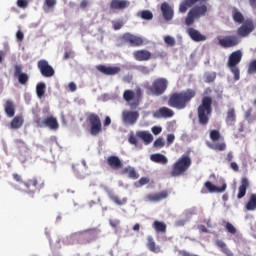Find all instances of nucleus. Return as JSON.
Here are the masks:
<instances>
[{
    "label": "nucleus",
    "instance_id": "ea45409f",
    "mask_svg": "<svg viewBox=\"0 0 256 256\" xmlns=\"http://www.w3.org/2000/svg\"><path fill=\"white\" fill-rule=\"evenodd\" d=\"M137 16L144 19V21H151L153 19V12L151 10H142L138 12Z\"/></svg>",
    "mask_w": 256,
    "mask_h": 256
},
{
    "label": "nucleus",
    "instance_id": "6ab92c4d",
    "mask_svg": "<svg viewBox=\"0 0 256 256\" xmlns=\"http://www.w3.org/2000/svg\"><path fill=\"white\" fill-rule=\"evenodd\" d=\"M100 73H103L104 75H118V73H121V68L118 66H105V65H98L96 67Z\"/></svg>",
    "mask_w": 256,
    "mask_h": 256
},
{
    "label": "nucleus",
    "instance_id": "de8ad7c7",
    "mask_svg": "<svg viewBox=\"0 0 256 256\" xmlns=\"http://www.w3.org/2000/svg\"><path fill=\"white\" fill-rule=\"evenodd\" d=\"M247 73L248 75H253V73H256V59L249 63Z\"/></svg>",
    "mask_w": 256,
    "mask_h": 256
},
{
    "label": "nucleus",
    "instance_id": "412c9836",
    "mask_svg": "<svg viewBox=\"0 0 256 256\" xmlns=\"http://www.w3.org/2000/svg\"><path fill=\"white\" fill-rule=\"evenodd\" d=\"M187 33L192 41H196L197 43L201 41H207V36L201 34V32H199L195 28H188Z\"/></svg>",
    "mask_w": 256,
    "mask_h": 256
},
{
    "label": "nucleus",
    "instance_id": "5701e85b",
    "mask_svg": "<svg viewBox=\"0 0 256 256\" xmlns=\"http://www.w3.org/2000/svg\"><path fill=\"white\" fill-rule=\"evenodd\" d=\"M161 12L165 21H171L174 16L173 8L167 2L161 4Z\"/></svg>",
    "mask_w": 256,
    "mask_h": 256
},
{
    "label": "nucleus",
    "instance_id": "72a5a7b5",
    "mask_svg": "<svg viewBox=\"0 0 256 256\" xmlns=\"http://www.w3.org/2000/svg\"><path fill=\"white\" fill-rule=\"evenodd\" d=\"M4 111L7 117H15V104L11 100H7L4 104Z\"/></svg>",
    "mask_w": 256,
    "mask_h": 256
},
{
    "label": "nucleus",
    "instance_id": "f03ea898",
    "mask_svg": "<svg viewBox=\"0 0 256 256\" xmlns=\"http://www.w3.org/2000/svg\"><path fill=\"white\" fill-rule=\"evenodd\" d=\"M213 113V98L204 96L201 104L197 108L198 123L202 127H207Z\"/></svg>",
    "mask_w": 256,
    "mask_h": 256
},
{
    "label": "nucleus",
    "instance_id": "cd10ccee",
    "mask_svg": "<svg viewBox=\"0 0 256 256\" xmlns=\"http://www.w3.org/2000/svg\"><path fill=\"white\" fill-rule=\"evenodd\" d=\"M147 241L148 242H147L146 246L149 249V251H151V253L158 254V253L163 252V250H161V246H159L155 243V239H153V236H148Z\"/></svg>",
    "mask_w": 256,
    "mask_h": 256
},
{
    "label": "nucleus",
    "instance_id": "603ef678",
    "mask_svg": "<svg viewBox=\"0 0 256 256\" xmlns=\"http://www.w3.org/2000/svg\"><path fill=\"white\" fill-rule=\"evenodd\" d=\"M16 5L20 9H27L29 7V1L28 0H17Z\"/></svg>",
    "mask_w": 256,
    "mask_h": 256
},
{
    "label": "nucleus",
    "instance_id": "c03bdc74",
    "mask_svg": "<svg viewBox=\"0 0 256 256\" xmlns=\"http://www.w3.org/2000/svg\"><path fill=\"white\" fill-rule=\"evenodd\" d=\"M223 225L226 231H228V233H230L231 235H235L237 233V228H235V226H233L231 222L224 221Z\"/></svg>",
    "mask_w": 256,
    "mask_h": 256
},
{
    "label": "nucleus",
    "instance_id": "a878e982",
    "mask_svg": "<svg viewBox=\"0 0 256 256\" xmlns=\"http://www.w3.org/2000/svg\"><path fill=\"white\" fill-rule=\"evenodd\" d=\"M205 187L208 189L209 193H224L227 189V183L223 182L221 187L213 185L210 181L205 182Z\"/></svg>",
    "mask_w": 256,
    "mask_h": 256
},
{
    "label": "nucleus",
    "instance_id": "9d476101",
    "mask_svg": "<svg viewBox=\"0 0 256 256\" xmlns=\"http://www.w3.org/2000/svg\"><path fill=\"white\" fill-rule=\"evenodd\" d=\"M255 30V24L253 23V20H246L242 23V25L237 29V35L238 37H249L251 33Z\"/></svg>",
    "mask_w": 256,
    "mask_h": 256
},
{
    "label": "nucleus",
    "instance_id": "bf43d9fd",
    "mask_svg": "<svg viewBox=\"0 0 256 256\" xmlns=\"http://www.w3.org/2000/svg\"><path fill=\"white\" fill-rule=\"evenodd\" d=\"M163 131V129L159 126H154L152 127V133L154 135H159V133H161Z\"/></svg>",
    "mask_w": 256,
    "mask_h": 256
},
{
    "label": "nucleus",
    "instance_id": "2f4dec72",
    "mask_svg": "<svg viewBox=\"0 0 256 256\" xmlns=\"http://www.w3.org/2000/svg\"><path fill=\"white\" fill-rule=\"evenodd\" d=\"M158 117H163L164 119H171L173 115H175V112L168 107H162L157 111Z\"/></svg>",
    "mask_w": 256,
    "mask_h": 256
},
{
    "label": "nucleus",
    "instance_id": "39448f33",
    "mask_svg": "<svg viewBox=\"0 0 256 256\" xmlns=\"http://www.w3.org/2000/svg\"><path fill=\"white\" fill-rule=\"evenodd\" d=\"M207 11L208 8L205 4L192 7L185 18V25H187V27H191V25L195 23V19H201V17H205V15H207Z\"/></svg>",
    "mask_w": 256,
    "mask_h": 256
},
{
    "label": "nucleus",
    "instance_id": "2eb2a0df",
    "mask_svg": "<svg viewBox=\"0 0 256 256\" xmlns=\"http://www.w3.org/2000/svg\"><path fill=\"white\" fill-rule=\"evenodd\" d=\"M137 119H139V112L137 111L124 110L122 112V121L128 125H135L137 123Z\"/></svg>",
    "mask_w": 256,
    "mask_h": 256
},
{
    "label": "nucleus",
    "instance_id": "052dcab7",
    "mask_svg": "<svg viewBox=\"0 0 256 256\" xmlns=\"http://www.w3.org/2000/svg\"><path fill=\"white\" fill-rule=\"evenodd\" d=\"M174 141H175V135L174 134H168L167 135V143H168V145L173 144Z\"/></svg>",
    "mask_w": 256,
    "mask_h": 256
},
{
    "label": "nucleus",
    "instance_id": "f704fd0d",
    "mask_svg": "<svg viewBox=\"0 0 256 256\" xmlns=\"http://www.w3.org/2000/svg\"><path fill=\"white\" fill-rule=\"evenodd\" d=\"M216 246L220 249V251L226 256H233V252L227 247V244L223 242V240L217 239L215 241Z\"/></svg>",
    "mask_w": 256,
    "mask_h": 256
},
{
    "label": "nucleus",
    "instance_id": "aec40b11",
    "mask_svg": "<svg viewBox=\"0 0 256 256\" xmlns=\"http://www.w3.org/2000/svg\"><path fill=\"white\" fill-rule=\"evenodd\" d=\"M197 3H207V0H183L179 5V13H187V10Z\"/></svg>",
    "mask_w": 256,
    "mask_h": 256
},
{
    "label": "nucleus",
    "instance_id": "c85d7f7f",
    "mask_svg": "<svg viewBox=\"0 0 256 256\" xmlns=\"http://www.w3.org/2000/svg\"><path fill=\"white\" fill-rule=\"evenodd\" d=\"M249 187V179L242 178L241 185L238 188L237 199H243L247 195V188Z\"/></svg>",
    "mask_w": 256,
    "mask_h": 256
},
{
    "label": "nucleus",
    "instance_id": "f3484780",
    "mask_svg": "<svg viewBox=\"0 0 256 256\" xmlns=\"http://www.w3.org/2000/svg\"><path fill=\"white\" fill-rule=\"evenodd\" d=\"M106 163L110 169H113V171H119V169H123V162L118 156H108Z\"/></svg>",
    "mask_w": 256,
    "mask_h": 256
},
{
    "label": "nucleus",
    "instance_id": "c756f323",
    "mask_svg": "<svg viewBox=\"0 0 256 256\" xmlns=\"http://www.w3.org/2000/svg\"><path fill=\"white\" fill-rule=\"evenodd\" d=\"M136 136L139 139H142V141L146 144L149 145L153 143V135L149 133V131H137Z\"/></svg>",
    "mask_w": 256,
    "mask_h": 256
},
{
    "label": "nucleus",
    "instance_id": "ddd939ff",
    "mask_svg": "<svg viewBox=\"0 0 256 256\" xmlns=\"http://www.w3.org/2000/svg\"><path fill=\"white\" fill-rule=\"evenodd\" d=\"M14 77L18 79L20 85H27L29 83V74L23 72V65L16 64L14 66Z\"/></svg>",
    "mask_w": 256,
    "mask_h": 256
},
{
    "label": "nucleus",
    "instance_id": "0e129e2a",
    "mask_svg": "<svg viewBox=\"0 0 256 256\" xmlns=\"http://www.w3.org/2000/svg\"><path fill=\"white\" fill-rule=\"evenodd\" d=\"M71 57H73V53L71 51H66L64 53L63 59L67 61V59H71Z\"/></svg>",
    "mask_w": 256,
    "mask_h": 256
},
{
    "label": "nucleus",
    "instance_id": "a18cd8bd",
    "mask_svg": "<svg viewBox=\"0 0 256 256\" xmlns=\"http://www.w3.org/2000/svg\"><path fill=\"white\" fill-rule=\"evenodd\" d=\"M214 151H225L227 149V144L224 142L222 143H216L210 146Z\"/></svg>",
    "mask_w": 256,
    "mask_h": 256
},
{
    "label": "nucleus",
    "instance_id": "7ed1b4c3",
    "mask_svg": "<svg viewBox=\"0 0 256 256\" xmlns=\"http://www.w3.org/2000/svg\"><path fill=\"white\" fill-rule=\"evenodd\" d=\"M243 59V52L241 50H236L232 52L228 57L227 67L230 69L231 73L234 75V81H239L241 79V71L239 70V63Z\"/></svg>",
    "mask_w": 256,
    "mask_h": 256
},
{
    "label": "nucleus",
    "instance_id": "5fc2aeb1",
    "mask_svg": "<svg viewBox=\"0 0 256 256\" xmlns=\"http://www.w3.org/2000/svg\"><path fill=\"white\" fill-rule=\"evenodd\" d=\"M128 143H130V145H134L136 147H139V141L137 140V137H135V135L131 134L128 138Z\"/></svg>",
    "mask_w": 256,
    "mask_h": 256
},
{
    "label": "nucleus",
    "instance_id": "4468645a",
    "mask_svg": "<svg viewBox=\"0 0 256 256\" xmlns=\"http://www.w3.org/2000/svg\"><path fill=\"white\" fill-rule=\"evenodd\" d=\"M239 37L237 36H225L224 38L219 40V46L224 49H230L231 47H237L240 43Z\"/></svg>",
    "mask_w": 256,
    "mask_h": 256
},
{
    "label": "nucleus",
    "instance_id": "e433bc0d",
    "mask_svg": "<svg viewBox=\"0 0 256 256\" xmlns=\"http://www.w3.org/2000/svg\"><path fill=\"white\" fill-rule=\"evenodd\" d=\"M23 123H25L23 116H15L10 123V129H21Z\"/></svg>",
    "mask_w": 256,
    "mask_h": 256
},
{
    "label": "nucleus",
    "instance_id": "6e6552de",
    "mask_svg": "<svg viewBox=\"0 0 256 256\" xmlns=\"http://www.w3.org/2000/svg\"><path fill=\"white\" fill-rule=\"evenodd\" d=\"M86 121L90 125V135L97 137L99 133L103 131V124L101 123V117L95 113L87 114Z\"/></svg>",
    "mask_w": 256,
    "mask_h": 256
},
{
    "label": "nucleus",
    "instance_id": "a211bd4d",
    "mask_svg": "<svg viewBox=\"0 0 256 256\" xmlns=\"http://www.w3.org/2000/svg\"><path fill=\"white\" fill-rule=\"evenodd\" d=\"M135 61H150L153 54L147 49L136 50L133 52Z\"/></svg>",
    "mask_w": 256,
    "mask_h": 256
},
{
    "label": "nucleus",
    "instance_id": "dca6fc26",
    "mask_svg": "<svg viewBox=\"0 0 256 256\" xmlns=\"http://www.w3.org/2000/svg\"><path fill=\"white\" fill-rule=\"evenodd\" d=\"M129 5L131 2L128 0H111L110 9L111 11H125Z\"/></svg>",
    "mask_w": 256,
    "mask_h": 256
},
{
    "label": "nucleus",
    "instance_id": "37998d69",
    "mask_svg": "<svg viewBox=\"0 0 256 256\" xmlns=\"http://www.w3.org/2000/svg\"><path fill=\"white\" fill-rule=\"evenodd\" d=\"M45 83H39L36 86V93L39 99H42L45 96Z\"/></svg>",
    "mask_w": 256,
    "mask_h": 256
},
{
    "label": "nucleus",
    "instance_id": "09e8293b",
    "mask_svg": "<svg viewBox=\"0 0 256 256\" xmlns=\"http://www.w3.org/2000/svg\"><path fill=\"white\" fill-rule=\"evenodd\" d=\"M210 139L211 141H219V139H221V133L219 130H212L210 132Z\"/></svg>",
    "mask_w": 256,
    "mask_h": 256
},
{
    "label": "nucleus",
    "instance_id": "bb28decb",
    "mask_svg": "<svg viewBox=\"0 0 256 256\" xmlns=\"http://www.w3.org/2000/svg\"><path fill=\"white\" fill-rule=\"evenodd\" d=\"M106 193H107L109 199L111 201H113V203H115L116 205H119V206L126 205V203L128 201L127 197L120 199L119 196L115 195V193H113V191H111L107 188H106Z\"/></svg>",
    "mask_w": 256,
    "mask_h": 256
},
{
    "label": "nucleus",
    "instance_id": "f8f14e48",
    "mask_svg": "<svg viewBox=\"0 0 256 256\" xmlns=\"http://www.w3.org/2000/svg\"><path fill=\"white\" fill-rule=\"evenodd\" d=\"M37 67L43 77H53L55 75V69L49 65V62L45 59L39 60Z\"/></svg>",
    "mask_w": 256,
    "mask_h": 256
},
{
    "label": "nucleus",
    "instance_id": "a19ab883",
    "mask_svg": "<svg viewBox=\"0 0 256 256\" xmlns=\"http://www.w3.org/2000/svg\"><path fill=\"white\" fill-rule=\"evenodd\" d=\"M244 119H246L248 123H255V121H256V114L253 115V108H248L245 111Z\"/></svg>",
    "mask_w": 256,
    "mask_h": 256
},
{
    "label": "nucleus",
    "instance_id": "e2e57ef3",
    "mask_svg": "<svg viewBox=\"0 0 256 256\" xmlns=\"http://www.w3.org/2000/svg\"><path fill=\"white\" fill-rule=\"evenodd\" d=\"M16 38L19 40V41H23V39H25V35L23 34V32L21 30H19L17 33H16Z\"/></svg>",
    "mask_w": 256,
    "mask_h": 256
},
{
    "label": "nucleus",
    "instance_id": "b1692460",
    "mask_svg": "<svg viewBox=\"0 0 256 256\" xmlns=\"http://www.w3.org/2000/svg\"><path fill=\"white\" fill-rule=\"evenodd\" d=\"M82 233L84 237L88 239V243H91V241L97 240V237H99V233H101V230H99V228H90L84 230Z\"/></svg>",
    "mask_w": 256,
    "mask_h": 256
},
{
    "label": "nucleus",
    "instance_id": "20e7f679",
    "mask_svg": "<svg viewBox=\"0 0 256 256\" xmlns=\"http://www.w3.org/2000/svg\"><path fill=\"white\" fill-rule=\"evenodd\" d=\"M192 160L187 154L182 155L172 166L171 176L181 177L183 173L189 170L191 167Z\"/></svg>",
    "mask_w": 256,
    "mask_h": 256
},
{
    "label": "nucleus",
    "instance_id": "c9c22d12",
    "mask_svg": "<svg viewBox=\"0 0 256 256\" xmlns=\"http://www.w3.org/2000/svg\"><path fill=\"white\" fill-rule=\"evenodd\" d=\"M121 175H128L129 179H137L139 174L135 170V168L131 166H127L121 170Z\"/></svg>",
    "mask_w": 256,
    "mask_h": 256
},
{
    "label": "nucleus",
    "instance_id": "473e14b6",
    "mask_svg": "<svg viewBox=\"0 0 256 256\" xmlns=\"http://www.w3.org/2000/svg\"><path fill=\"white\" fill-rule=\"evenodd\" d=\"M232 19L234 23H238L239 25L245 23V16L237 8L232 9Z\"/></svg>",
    "mask_w": 256,
    "mask_h": 256
},
{
    "label": "nucleus",
    "instance_id": "7c9ffc66",
    "mask_svg": "<svg viewBox=\"0 0 256 256\" xmlns=\"http://www.w3.org/2000/svg\"><path fill=\"white\" fill-rule=\"evenodd\" d=\"M150 159L153 163H159L160 165H167L169 163V159L161 153L152 154Z\"/></svg>",
    "mask_w": 256,
    "mask_h": 256
},
{
    "label": "nucleus",
    "instance_id": "f257e3e1",
    "mask_svg": "<svg viewBox=\"0 0 256 256\" xmlns=\"http://www.w3.org/2000/svg\"><path fill=\"white\" fill-rule=\"evenodd\" d=\"M195 97H197V91L191 88L181 92H174L169 96L168 106L172 107V109L182 111V109L187 108V105H189Z\"/></svg>",
    "mask_w": 256,
    "mask_h": 256
},
{
    "label": "nucleus",
    "instance_id": "774afa93",
    "mask_svg": "<svg viewBox=\"0 0 256 256\" xmlns=\"http://www.w3.org/2000/svg\"><path fill=\"white\" fill-rule=\"evenodd\" d=\"M248 1H249L250 7H252V9H256V0H248Z\"/></svg>",
    "mask_w": 256,
    "mask_h": 256
},
{
    "label": "nucleus",
    "instance_id": "4be33fe9",
    "mask_svg": "<svg viewBox=\"0 0 256 256\" xmlns=\"http://www.w3.org/2000/svg\"><path fill=\"white\" fill-rule=\"evenodd\" d=\"M168 197H169V193L163 190L159 193L148 194L146 196V199H148V201H151L152 203H159V201H163V199H167Z\"/></svg>",
    "mask_w": 256,
    "mask_h": 256
},
{
    "label": "nucleus",
    "instance_id": "1a4fd4ad",
    "mask_svg": "<svg viewBox=\"0 0 256 256\" xmlns=\"http://www.w3.org/2000/svg\"><path fill=\"white\" fill-rule=\"evenodd\" d=\"M120 41L122 43H125L126 45H129L130 47H143L145 44V40H143V37L137 36L135 34L126 32L120 37Z\"/></svg>",
    "mask_w": 256,
    "mask_h": 256
},
{
    "label": "nucleus",
    "instance_id": "864d4df0",
    "mask_svg": "<svg viewBox=\"0 0 256 256\" xmlns=\"http://www.w3.org/2000/svg\"><path fill=\"white\" fill-rule=\"evenodd\" d=\"M57 5V0H45L44 2V9H53Z\"/></svg>",
    "mask_w": 256,
    "mask_h": 256
},
{
    "label": "nucleus",
    "instance_id": "4d7b16f0",
    "mask_svg": "<svg viewBox=\"0 0 256 256\" xmlns=\"http://www.w3.org/2000/svg\"><path fill=\"white\" fill-rule=\"evenodd\" d=\"M150 179L147 177H142L139 179L138 183L141 187H143V185H147L148 183H150Z\"/></svg>",
    "mask_w": 256,
    "mask_h": 256
},
{
    "label": "nucleus",
    "instance_id": "338daca9",
    "mask_svg": "<svg viewBox=\"0 0 256 256\" xmlns=\"http://www.w3.org/2000/svg\"><path fill=\"white\" fill-rule=\"evenodd\" d=\"M104 127H109L111 125V117L106 116L104 122H103Z\"/></svg>",
    "mask_w": 256,
    "mask_h": 256
},
{
    "label": "nucleus",
    "instance_id": "423d86ee",
    "mask_svg": "<svg viewBox=\"0 0 256 256\" xmlns=\"http://www.w3.org/2000/svg\"><path fill=\"white\" fill-rule=\"evenodd\" d=\"M169 87V81L166 78H157L152 82L151 86H148V95H153L154 97H161Z\"/></svg>",
    "mask_w": 256,
    "mask_h": 256
},
{
    "label": "nucleus",
    "instance_id": "58836bf2",
    "mask_svg": "<svg viewBox=\"0 0 256 256\" xmlns=\"http://www.w3.org/2000/svg\"><path fill=\"white\" fill-rule=\"evenodd\" d=\"M153 227L157 233H165L167 231V225L164 222L155 220Z\"/></svg>",
    "mask_w": 256,
    "mask_h": 256
},
{
    "label": "nucleus",
    "instance_id": "8fccbe9b",
    "mask_svg": "<svg viewBox=\"0 0 256 256\" xmlns=\"http://www.w3.org/2000/svg\"><path fill=\"white\" fill-rule=\"evenodd\" d=\"M164 43H166V45H168L169 47H175V38H173L172 36H165L164 37Z\"/></svg>",
    "mask_w": 256,
    "mask_h": 256
},
{
    "label": "nucleus",
    "instance_id": "0eeeda50",
    "mask_svg": "<svg viewBox=\"0 0 256 256\" xmlns=\"http://www.w3.org/2000/svg\"><path fill=\"white\" fill-rule=\"evenodd\" d=\"M24 191L27 195H35V193H40L41 190L45 189V182L43 180L38 179L36 177L29 179L27 182H24Z\"/></svg>",
    "mask_w": 256,
    "mask_h": 256
},
{
    "label": "nucleus",
    "instance_id": "3c124183",
    "mask_svg": "<svg viewBox=\"0 0 256 256\" xmlns=\"http://www.w3.org/2000/svg\"><path fill=\"white\" fill-rule=\"evenodd\" d=\"M153 145L156 149H162V147H165V140L163 138H158L154 141Z\"/></svg>",
    "mask_w": 256,
    "mask_h": 256
},
{
    "label": "nucleus",
    "instance_id": "680f3d73",
    "mask_svg": "<svg viewBox=\"0 0 256 256\" xmlns=\"http://www.w3.org/2000/svg\"><path fill=\"white\" fill-rule=\"evenodd\" d=\"M68 87L72 93H75V91H77V84H75V82H70Z\"/></svg>",
    "mask_w": 256,
    "mask_h": 256
},
{
    "label": "nucleus",
    "instance_id": "393cba45",
    "mask_svg": "<svg viewBox=\"0 0 256 256\" xmlns=\"http://www.w3.org/2000/svg\"><path fill=\"white\" fill-rule=\"evenodd\" d=\"M225 122L229 127H233L235 123H237V113L235 112V108L228 109Z\"/></svg>",
    "mask_w": 256,
    "mask_h": 256
},
{
    "label": "nucleus",
    "instance_id": "4c0bfd02",
    "mask_svg": "<svg viewBox=\"0 0 256 256\" xmlns=\"http://www.w3.org/2000/svg\"><path fill=\"white\" fill-rule=\"evenodd\" d=\"M246 211H255L256 210V194H251L246 206Z\"/></svg>",
    "mask_w": 256,
    "mask_h": 256
},
{
    "label": "nucleus",
    "instance_id": "69168bd1",
    "mask_svg": "<svg viewBox=\"0 0 256 256\" xmlns=\"http://www.w3.org/2000/svg\"><path fill=\"white\" fill-rule=\"evenodd\" d=\"M87 7H89V2H88V0H83V1L80 3V9H87Z\"/></svg>",
    "mask_w": 256,
    "mask_h": 256
},
{
    "label": "nucleus",
    "instance_id": "49530a36",
    "mask_svg": "<svg viewBox=\"0 0 256 256\" xmlns=\"http://www.w3.org/2000/svg\"><path fill=\"white\" fill-rule=\"evenodd\" d=\"M217 79V73L211 72L205 74V83H213Z\"/></svg>",
    "mask_w": 256,
    "mask_h": 256
},
{
    "label": "nucleus",
    "instance_id": "13d9d810",
    "mask_svg": "<svg viewBox=\"0 0 256 256\" xmlns=\"http://www.w3.org/2000/svg\"><path fill=\"white\" fill-rule=\"evenodd\" d=\"M12 177L14 181H17V183H23V178L21 177V175L14 173L12 174Z\"/></svg>",
    "mask_w": 256,
    "mask_h": 256
},
{
    "label": "nucleus",
    "instance_id": "9b49d317",
    "mask_svg": "<svg viewBox=\"0 0 256 256\" xmlns=\"http://www.w3.org/2000/svg\"><path fill=\"white\" fill-rule=\"evenodd\" d=\"M35 122L38 127H49V129H52L53 131L59 129V122H57V118L53 116H48L44 120L37 118Z\"/></svg>",
    "mask_w": 256,
    "mask_h": 256
},
{
    "label": "nucleus",
    "instance_id": "6e6d98bb",
    "mask_svg": "<svg viewBox=\"0 0 256 256\" xmlns=\"http://www.w3.org/2000/svg\"><path fill=\"white\" fill-rule=\"evenodd\" d=\"M122 27H123V21L113 22V29L115 31H119V29H121Z\"/></svg>",
    "mask_w": 256,
    "mask_h": 256
},
{
    "label": "nucleus",
    "instance_id": "79ce46f5",
    "mask_svg": "<svg viewBox=\"0 0 256 256\" xmlns=\"http://www.w3.org/2000/svg\"><path fill=\"white\" fill-rule=\"evenodd\" d=\"M123 99L127 103H131V101H134L135 99V91L133 90H125L123 93Z\"/></svg>",
    "mask_w": 256,
    "mask_h": 256
}]
</instances>
